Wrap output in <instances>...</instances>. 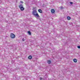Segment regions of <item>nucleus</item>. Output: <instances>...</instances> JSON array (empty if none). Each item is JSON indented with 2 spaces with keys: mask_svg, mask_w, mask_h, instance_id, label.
<instances>
[{
  "mask_svg": "<svg viewBox=\"0 0 80 80\" xmlns=\"http://www.w3.org/2000/svg\"><path fill=\"white\" fill-rule=\"evenodd\" d=\"M38 12H39V13H42V10H41V9H39L38 10Z\"/></svg>",
  "mask_w": 80,
  "mask_h": 80,
  "instance_id": "obj_6",
  "label": "nucleus"
},
{
  "mask_svg": "<svg viewBox=\"0 0 80 80\" xmlns=\"http://www.w3.org/2000/svg\"><path fill=\"white\" fill-rule=\"evenodd\" d=\"M67 19L68 20H70V19H71V18H70V17H68L67 18Z\"/></svg>",
  "mask_w": 80,
  "mask_h": 80,
  "instance_id": "obj_7",
  "label": "nucleus"
},
{
  "mask_svg": "<svg viewBox=\"0 0 80 80\" xmlns=\"http://www.w3.org/2000/svg\"><path fill=\"white\" fill-rule=\"evenodd\" d=\"M32 14L34 16H35L36 17H39V15L37 13V10H34L32 12Z\"/></svg>",
  "mask_w": 80,
  "mask_h": 80,
  "instance_id": "obj_1",
  "label": "nucleus"
},
{
  "mask_svg": "<svg viewBox=\"0 0 80 80\" xmlns=\"http://www.w3.org/2000/svg\"><path fill=\"white\" fill-rule=\"evenodd\" d=\"M32 57L31 56H29L28 57V58H29V59H30V60H31V59H32Z\"/></svg>",
  "mask_w": 80,
  "mask_h": 80,
  "instance_id": "obj_9",
  "label": "nucleus"
},
{
  "mask_svg": "<svg viewBox=\"0 0 80 80\" xmlns=\"http://www.w3.org/2000/svg\"><path fill=\"white\" fill-rule=\"evenodd\" d=\"M51 12L52 13H54L55 12V10L53 9H52L51 10Z\"/></svg>",
  "mask_w": 80,
  "mask_h": 80,
  "instance_id": "obj_5",
  "label": "nucleus"
},
{
  "mask_svg": "<svg viewBox=\"0 0 80 80\" xmlns=\"http://www.w3.org/2000/svg\"><path fill=\"white\" fill-rule=\"evenodd\" d=\"M19 8L21 11H23V10H24L23 6L22 5V4H20V5L19 6Z\"/></svg>",
  "mask_w": 80,
  "mask_h": 80,
  "instance_id": "obj_2",
  "label": "nucleus"
},
{
  "mask_svg": "<svg viewBox=\"0 0 80 80\" xmlns=\"http://www.w3.org/2000/svg\"><path fill=\"white\" fill-rule=\"evenodd\" d=\"M70 3L71 5H72V4H73V3L72 2H70Z\"/></svg>",
  "mask_w": 80,
  "mask_h": 80,
  "instance_id": "obj_13",
  "label": "nucleus"
},
{
  "mask_svg": "<svg viewBox=\"0 0 80 80\" xmlns=\"http://www.w3.org/2000/svg\"><path fill=\"white\" fill-rule=\"evenodd\" d=\"M20 3H23V1H21Z\"/></svg>",
  "mask_w": 80,
  "mask_h": 80,
  "instance_id": "obj_12",
  "label": "nucleus"
},
{
  "mask_svg": "<svg viewBox=\"0 0 80 80\" xmlns=\"http://www.w3.org/2000/svg\"><path fill=\"white\" fill-rule=\"evenodd\" d=\"M78 48H80V46H77Z\"/></svg>",
  "mask_w": 80,
  "mask_h": 80,
  "instance_id": "obj_11",
  "label": "nucleus"
},
{
  "mask_svg": "<svg viewBox=\"0 0 80 80\" xmlns=\"http://www.w3.org/2000/svg\"><path fill=\"white\" fill-rule=\"evenodd\" d=\"M10 37L12 39L15 38V35L13 33H11L10 35Z\"/></svg>",
  "mask_w": 80,
  "mask_h": 80,
  "instance_id": "obj_3",
  "label": "nucleus"
},
{
  "mask_svg": "<svg viewBox=\"0 0 80 80\" xmlns=\"http://www.w3.org/2000/svg\"><path fill=\"white\" fill-rule=\"evenodd\" d=\"M47 62L48 64H51L52 63V62L50 60H48Z\"/></svg>",
  "mask_w": 80,
  "mask_h": 80,
  "instance_id": "obj_4",
  "label": "nucleus"
},
{
  "mask_svg": "<svg viewBox=\"0 0 80 80\" xmlns=\"http://www.w3.org/2000/svg\"><path fill=\"white\" fill-rule=\"evenodd\" d=\"M73 61L74 62H75V63H77V59H74L73 60Z\"/></svg>",
  "mask_w": 80,
  "mask_h": 80,
  "instance_id": "obj_8",
  "label": "nucleus"
},
{
  "mask_svg": "<svg viewBox=\"0 0 80 80\" xmlns=\"http://www.w3.org/2000/svg\"><path fill=\"white\" fill-rule=\"evenodd\" d=\"M28 33L30 35H31V32H30V31H28Z\"/></svg>",
  "mask_w": 80,
  "mask_h": 80,
  "instance_id": "obj_10",
  "label": "nucleus"
},
{
  "mask_svg": "<svg viewBox=\"0 0 80 80\" xmlns=\"http://www.w3.org/2000/svg\"><path fill=\"white\" fill-rule=\"evenodd\" d=\"M40 80H42V78H40Z\"/></svg>",
  "mask_w": 80,
  "mask_h": 80,
  "instance_id": "obj_16",
  "label": "nucleus"
},
{
  "mask_svg": "<svg viewBox=\"0 0 80 80\" xmlns=\"http://www.w3.org/2000/svg\"><path fill=\"white\" fill-rule=\"evenodd\" d=\"M22 41H25V39H24V38H23L22 39Z\"/></svg>",
  "mask_w": 80,
  "mask_h": 80,
  "instance_id": "obj_14",
  "label": "nucleus"
},
{
  "mask_svg": "<svg viewBox=\"0 0 80 80\" xmlns=\"http://www.w3.org/2000/svg\"><path fill=\"white\" fill-rule=\"evenodd\" d=\"M63 7H61V8H60V9H63Z\"/></svg>",
  "mask_w": 80,
  "mask_h": 80,
  "instance_id": "obj_15",
  "label": "nucleus"
}]
</instances>
